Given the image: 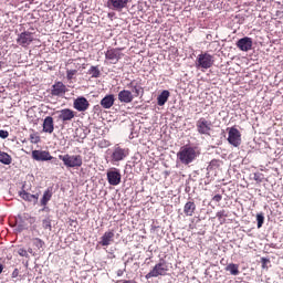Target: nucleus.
<instances>
[{"mask_svg": "<svg viewBox=\"0 0 283 283\" xmlns=\"http://www.w3.org/2000/svg\"><path fill=\"white\" fill-rule=\"evenodd\" d=\"M198 156H200V150H198V147L186 145L182 146L177 153V160H179L181 165H191V163H193Z\"/></svg>", "mask_w": 283, "mask_h": 283, "instance_id": "f257e3e1", "label": "nucleus"}, {"mask_svg": "<svg viewBox=\"0 0 283 283\" xmlns=\"http://www.w3.org/2000/svg\"><path fill=\"white\" fill-rule=\"evenodd\" d=\"M127 87H129L132 91L129 90H123L118 93V101L119 103H132L134 101V98H138V96H140V91L143 90V87H140V85L136 84L134 81H132Z\"/></svg>", "mask_w": 283, "mask_h": 283, "instance_id": "f03ea898", "label": "nucleus"}, {"mask_svg": "<svg viewBox=\"0 0 283 283\" xmlns=\"http://www.w3.org/2000/svg\"><path fill=\"white\" fill-rule=\"evenodd\" d=\"M174 269V265L167 262L165 259H160L159 262L146 274V280L150 277H160L167 275Z\"/></svg>", "mask_w": 283, "mask_h": 283, "instance_id": "7ed1b4c3", "label": "nucleus"}, {"mask_svg": "<svg viewBox=\"0 0 283 283\" xmlns=\"http://www.w3.org/2000/svg\"><path fill=\"white\" fill-rule=\"evenodd\" d=\"M213 63H216L213 55L209 53H201L197 56L195 65L197 70H209L210 67H213Z\"/></svg>", "mask_w": 283, "mask_h": 283, "instance_id": "20e7f679", "label": "nucleus"}, {"mask_svg": "<svg viewBox=\"0 0 283 283\" xmlns=\"http://www.w3.org/2000/svg\"><path fill=\"white\" fill-rule=\"evenodd\" d=\"M59 159L71 169H74L75 167H83V157L81 155H59Z\"/></svg>", "mask_w": 283, "mask_h": 283, "instance_id": "39448f33", "label": "nucleus"}, {"mask_svg": "<svg viewBox=\"0 0 283 283\" xmlns=\"http://www.w3.org/2000/svg\"><path fill=\"white\" fill-rule=\"evenodd\" d=\"M198 134L201 136H211L213 124L205 117H200L196 123Z\"/></svg>", "mask_w": 283, "mask_h": 283, "instance_id": "423d86ee", "label": "nucleus"}, {"mask_svg": "<svg viewBox=\"0 0 283 283\" xmlns=\"http://www.w3.org/2000/svg\"><path fill=\"white\" fill-rule=\"evenodd\" d=\"M129 156V149L123 148L119 145H115L111 154V163L115 165V163H120V160H125Z\"/></svg>", "mask_w": 283, "mask_h": 283, "instance_id": "0eeeda50", "label": "nucleus"}, {"mask_svg": "<svg viewBox=\"0 0 283 283\" xmlns=\"http://www.w3.org/2000/svg\"><path fill=\"white\" fill-rule=\"evenodd\" d=\"M228 143L232 147H240L242 145V133L235 127L228 128Z\"/></svg>", "mask_w": 283, "mask_h": 283, "instance_id": "6e6552de", "label": "nucleus"}, {"mask_svg": "<svg viewBox=\"0 0 283 283\" xmlns=\"http://www.w3.org/2000/svg\"><path fill=\"white\" fill-rule=\"evenodd\" d=\"M123 56H125V54H123L120 49H108L105 52L106 63H109L111 65H116Z\"/></svg>", "mask_w": 283, "mask_h": 283, "instance_id": "1a4fd4ad", "label": "nucleus"}, {"mask_svg": "<svg viewBox=\"0 0 283 283\" xmlns=\"http://www.w3.org/2000/svg\"><path fill=\"white\" fill-rule=\"evenodd\" d=\"M108 184L112 185V187H117V185L120 182L123 176L120 175V170L118 168H112L106 174Z\"/></svg>", "mask_w": 283, "mask_h": 283, "instance_id": "9d476101", "label": "nucleus"}, {"mask_svg": "<svg viewBox=\"0 0 283 283\" xmlns=\"http://www.w3.org/2000/svg\"><path fill=\"white\" fill-rule=\"evenodd\" d=\"M32 158H33V160H38V161L52 160L53 163L56 164V158H54L52 155H50V151H48V150H33Z\"/></svg>", "mask_w": 283, "mask_h": 283, "instance_id": "9b49d317", "label": "nucleus"}, {"mask_svg": "<svg viewBox=\"0 0 283 283\" xmlns=\"http://www.w3.org/2000/svg\"><path fill=\"white\" fill-rule=\"evenodd\" d=\"M20 198L24 200L25 202H32L33 205H36L39 202V197L41 196L39 192L32 195L25 190V186L22 187V190L19 192Z\"/></svg>", "mask_w": 283, "mask_h": 283, "instance_id": "f8f14e48", "label": "nucleus"}, {"mask_svg": "<svg viewBox=\"0 0 283 283\" xmlns=\"http://www.w3.org/2000/svg\"><path fill=\"white\" fill-rule=\"evenodd\" d=\"M32 41H34V38L32 36V33L29 31H24V32L20 33L17 39V43L19 45H22V48H28V45H30V43H32Z\"/></svg>", "mask_w": 283, "mask_h": 283, "instance_id": "ddd939ff", "label": "nucleus"}, {"mask_svg": "<svg viewBox=\"0 0 283 283\" xmlns=\"http://www.w3.org/2000/svg\"><path fill=\"white\" fill-rule=\"evenodd\" d=\"M237 48L241 50V52H249L253 48V39L245 36L237 42Z\"/></svg>", "mask_w": 283, "mask_h": 283, "instance_id": "4468645a", "label": "nucleus"}, {"mask_svg": "<svg viewBox=\"0 0 283 283\" xmlns=\"http://www.w3.org/2000/svg\"><path fill=\"white\" fill-rule=\"evenodd\" d=\"M73 107L77 112H87L90 109V102L85 97H77L73 103Z\"/></svg>", "mask_w": 283, "mask_h": 283, "instance_id": "2eb2a0df", "label": "nucleus"}, {"mask_svg": "<svg viewBox=\"0 0 283 283\" xmlns=\"http://www.w3.org/2000/svg\"><path fill=\"white\" fill-rule=\"evenodd\" d=\"M59 116L57 118L62 120L63 123H67L76 116V113L70 108H64L57 112Z\"/></svg>", "mask_w": 283, "mask_h": 283, "instance_id": "dca6fc26", "label": "nucleus"}, {"mask_svg": "<svg viewBox=\"0 0 283 283\" xmlns=\"http://www.w3.org/2000/svg\"><path fill=\"white\" fill-rule=\"evenodd\" d=\"M129 0H108V8L120 12L124 8H127Z\"/></svg>", "mask_w": 283, "mask_h": 283, "instance_id": "f3484780", "label": "nucleus"}, {"mask_svg": "<svg viewBox=\"0 0 283 283\" xmlns=\"http://www.w3.org/2000/svg\"><path fill=\"white\" fill-rule=\"evenodd\" d=\"M67 92V87L63 82H55L54 85H52L51 94L52 96H63Z\"/></svg>", "mask_w": 283, "mask_h": 283, "instance_id": "a211bd4d", "label": "nucleus"}, {"mask_svg": "<svg viewBox=\"0 0 283 283\" xmlns=\"http://www.w3.org/2000/svg\"><path fill=\"white\" fill-rule=\"evenodd\" d=\"M42 127L44 134H54V118L52 116H46L43 120Z\"/></svg>", "mask_w": 283, "mask_h": 283, "instance_id": "6ab92c4d", "label": "nucleus"}, {"mask_svg": "<svg viewBox=\"0 0 283 283\" xmlns=\"http://www.w3.org/2000/svg\"><path fill=\"white\" fill-rule=\"evenodd\" d=\"M115 101L116 98L114 97V94H108L101 99L99 105H102L104 109H112V107H114Z\"/></svg>", "mask_w": 283, "mask_h": 283, "instance_id": "aec40b11", "label": "nucleus"}, {"mask_svg": "<svg viewBox=\"0 0 283 283\" xmlns=\"http://www.w3.org/2000/svg\"><path fill=\"white\" fill-rule=\"evenodd\" d=\"M112 242H114V231H106L98 244H101V247H109Z\"/></svg>", "mask_w": 283, "mask_h": 283, "instance_id": "412c9836", "label": "nucleus"}, {"mask_svg": "<svg viewBox=\"0 0 283 283\" xmlns=\"http://www.w3.org/2000/svg\"><path fill=\"white\" fill-rule=\"evenodd\" d=\"M184 213L185 216L191 217L193 213H196V202L188 201L184 207Z\"/></svg>", "mask_w": 283, "mask_h": 283, "instance_id": "4be33fe9", "label": "nucleus"}, {"mask_svg": "<svg viewBox=\"0 0 283 283\" xmlns=\"http://www.w3.org/2000/svg\"><path fill=\"white\" fill-rule=\"evenodd\" d=\"M224 271H227L228 273H230V275H240V265L235 264V263H229Z\"/></svg>", "mask_w": 283, "mask_h": 283, "instance_id": "5701e85b", "label": "nucleus"}, {"mask_svg": "<svg viewBox=\"0 0 283 283\" xmlns=\"http://www.w3.org/2000/svg\"><path fill=\"white\" fill-rule=\"evenodd\" d=\"M169 91H163L161 94L157 97V105H159V107H163V105H165V103L169 101Z\"/></svg>", "mask_w": 283, "mask_h": 283, "instance_id": "b1692460", "label": "nucleus"}, {"mask_svg": "<svg viewBox=\"0 0 283 283\" xmlns=\"http://www.w3.org/2000/svg\"><path fill=\"white\" fill-rule=\"evenodd\" d=\"M0 163H2V165H12V157L4 151H0Z\"/></svg>", "mask_w": 283, "mask_h": 283, "instance_id": "393cba45", "label": "nucleus"}, {"mask_svg": "<svg viewBox=\"0 0 283 283\" xmlns=\"http://www.w3.org/2000/svg\"><path fill=\"white\" fill-rule=\"evenodd\" d=\"M87 74L91 78H101V69L98 66H91Z\"/></svg>", "mask_w": 283, "mask_h": 283, "instance_id": "a878e982", "label": "nucleus"}, {"mask_svg": "<svg viewBox=\"0 0 283 283\" xmlns=\"http://www.w3.org/2000/svg\"><path fill=\"white\" fill-rule=\"evenodd\" d=\"M49 200H52V190H50V189H46L45 191H44V193H43V197H42V199H41V206L42 207H45L46 205H48V201Z\"/></svg>", "mask_w": 283, "mask_h": 283, "instance_id": "bb28decb", "label": "nucleus"}, {"mask_svg": "<svg viewBox=\"0 0 283 283\" xmlns=\"http://www.w3.org/2000/svg\"><path fill=\"white\" fill-rule=\"evenodd\" d=\"M43 229H49V231H52V220L48 217L42 221Z\"/></svg>", "mask_w": 283, "mask_h": 283, "instance_id": "cd10ccee", "label": "nucleus"}, {"mask_svg": "<svg viewBox=\"0 0 283 283\" xmlns=\"http://www.w3.org/2000/svg\"><path fill=\"white\" fill-rule=\"evenodd\" d=\"M258 229H262V224H264V214H256Z\"/></svg>", "mask_w": 283, "mask_h": 283, "instance_id": "c85d7f7f", "label": "nucleus"}, {"mask_svg": "<svg viewBox=\"0 0 283 283\" xmlns=\"http://www.w3.org/2000/svg\"><path fill=\"white\" fill-rule=\"evenodd\" d=\"M30 140L33 145H36V144L41 143V137L36 134H31Z\"/></svg>", "mask_w": 283, "mask_h": 283, "instance_id": "c756f323", "label": "nucleus"}, {"mask_svg": "<svg viewBox=\"0 0 283 283\" xmlns=\"http://www.w3.org/2000/svg\"><path fill=\"white\" fill-rule=\"evenodd\" d=\"M77 72L78 71H76V70H67L66 71V78L69 81H72V78H74V76H76Z\"/></svg>", "mask_w": 283, "mask_h": 283, "instance_id": "7c9ffc66", "label": "nucleus"}, {"mask_svg": "<svg viewBox=\"0 0 283 283\" xmlns=\"http://www.w3.org/2000/svg\"><path fill=\"white\" fill-rule=\"evenodd\" d=\"M33 244L36 247V249H43V240L39 239V238H35L33 239Z\"/></svg>", "mask_w": 283, "mask_h": 283, "instance_id": "2f4dec72", "label": "nucleus"}, {"mask_svg": "<svg viewBox=\"0 0 283 283\" xmlns=\"http://www.w3.org/2000/svg\"><path fill=\"white\" fill-rule=\"evenodd\" d=\"M217 218L222 221L223 218H227V211L221 210L219 212H217Z\"/></svg>", "mask_w": 283, "mask_h": 283, "instance_id": "473e14b6", "label": "nucleus"}, {"mask_svg": "<svg viewBox=\"0 0 283 283\" xmlns=\"http://www.w3.org/2000/svg\"><path fill=\"white\" fill-rule=\"evenodd\" d=\"M271 262V260L266 259V258H262L261 259V263H262V269H269L268 264Z\"/></svg>", "mask_w": 283, "mask_h": 283, "instance_id": "72a5a7b5", "label": "nucleus"}, {"mask_svg": "<svg viewBox=\"0 0 283 283\" xmlns=\"http://www.w3.org/2000/svg\"><path fill=\"white\" fill-rule=\"evenodd\" d=\"M24 219L27 220V222H29V224H34V222H36V217H24Z\"/></svg>", "mask_w": 283, "mask_h": 283, "instance_id": "f704fd0d", "label": "nucleus"}, {"mask_svg": "<svg viewBox=\"0 0 283 283\" xmlns=\"http://www.w3.org/2000/svg\"><path fill=\"white\" fill-rule=\"evenodd\" d=\"M18 253L21 258H28V251L25 249H19Z\"/></svg>", "mask_w": 283, "mask_h": 283, "instance_id": "c9c22d12", "label": "nucleus"}, {"mask_svg": "<svg viewBox=\"0 0 283 283\" xmlns=\"http://www.w3.org/2000/svg\"><path fill=\"white\" fill-rule=\"evenodd\" d=\"M10 136V133L8 130H0V138H8Z\"/></svg>", "mask_w": 283, "mask_h": 283, "instance_id": "e433bc0d", "label": "nucleus"}, {"mask_svg": "<svg viewBox=\"0 0 283 283\" xmlns=\"http://www.w3.org/2000/svg\"><path fill=\"white\" fill-rule=\"evenodd\" d=\"M213 202H220L222 200V195H216L213 198H212Z\"/></svg>", "mask_w": 283, "mask_h": 283, "instance_id": "4c0bfd02", "label": "nucleus"}, {"mask_svg": "<svg viewBox=\"0 0 283 283\" xmlns=\"http://www.w3.org/2000/svg\"><path fill=\"white\" fill-rule=\"evenodd\" d=\"M11 277H19V269H14V271L11 274Z\"/></svg>", "mask_w": 283, "mask_h": 283, "instance_id": "58836bf2", "label": "nucleus"}, {"mask_svg": "<svg viewBox=\"0 0 283 283\" xmlns=\"http://www.w3.org/2000/svg\"><path fill=\"white\" fill-rule=\"evenodd\" d=\"M0 273H3V264H0Z\"/></svg>", "mask_w": 283, "mask_h": 283, "instance_id": "ea45409f", "label": "nucleus"}, {"mask_svg": "<svg viewBox=\"0 0 283 283\" xmlns=\"http://www.w3.org/2000/svg\"><path fill=\"white\" fill-rule=\"evenodd\" d=\"M117 275H123V271H118Z\"/></svg>", "mask_w": 283, "mask_h": 283, "instance_id": "a19ab883", "label": "nucleus"}, {"mask_svg": "<svg viewBox=\"0 0 283 283\" xmlns=\"http://www.w3.org/2000/svg\"><path fill=\"white\" fill-rule=\"evenodd\" d=\"M28 252H29V253H32V249L30 248V249L27 251V253H28Z\"/></svg>", "mask_w": 283, "mask_h": 283, "instance_id": "79ce46f5", "label": "nucleus"}, {"mask_svg": "<svg viewBox=\"0 0 283 283\" xmlns=\"http://www.w3.org/2000/svg\"><path fill=\"white\" fill-rule=\"evenodd\" d=\"M220 262H221V264H224V259H222Z\"/></svg>", "mask_w": 283, "mask_h": 283, "instance_id": "37998d69", "label": "nucleus"}, {"mask_svg": "<svg viewBox=\"0 0 283 283\" xmlns=\"http://www.w3.org/2000/svg\"><path fill=\"white\" fill-rule=\"evenodd\" d=\"M123 283H129V281H124Z\"/></svg>", "mask_w": 283, "mask_h": 283, "instance_id": "c03bdc74", "label": "nucleus"}, {"mask_svg": "<svg viewBox=\"0 0 283 283\" xmlns=\"http://www.w3.org/2000/svg\"><path fill=\"white\" fill-rule=\"evenodd\" d=\"M1 65H2V63L0 62V70H1Z\"/></svg>", "mask_w": 283, "mask_h": 283, "instance_id": "a18cd8bd", "label": "nucleus"}]
</instances>
